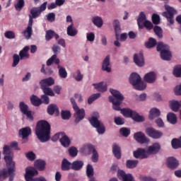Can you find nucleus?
<instances>
[{
  "instance_id": "nucleus-1",
  "label": "nucleus",
  "mask_w": 181,
  "mask_h": 181,
  "mask_svg": "<svg viewBox=\"0 0 181 181\" xmlns=\"http://www.w3.org/2000/svg\"><path fill=\"white\" fill-rule=\"evenodd\" d=\"M52 127L50 124L46 120H40L37 122L35 127V135L37 139L41 142H47L50 140V130Z\"/></svg>"
},
{
  "instance_id": "nucleus-2",
  "label": "nucleus",
  "mask_w": 181,
  "mask_h": 181,
  "mask_svg": "<svg viewBox=\"0 0 181 181\" xmlns=\"http://www.w3.org/2000/svg\"><path fill=\"white\" fill-rule=\"evenodd\" d=\"M111 94L113 96H109V101L112 104V108L115 111L121 110V104H122V101H124V95L122 93L115 89L110 90Z\"/></svg>"
},
{
  "instance_id": "nucleus-3",
  "label": "nucleus",
  "mask_w": 181,
  "mask_h": 181,
  "mask_svg": "<svg viewBox=\"0 0 181 181\" xmlns=\"http://www.w3.org/2000/svg\"><path fill=\"white\" fill-rule=\"evenodd\" d=\"M129 83L135 90L144 91L146 88V85L142 81L141 76L136 73H132L129 77Z\"/></svg>"
},
{
  "instance_id": "nucleus-4",
  "label": "nucleus",
  "mask_w": 181,
  "mask_h": 181,
  "mask_svg": "<svg viewBox=\"0 0 181 181\" xmlns=\"http://www.w3.org/2000/svg\"><path fill=\"white\" fill-rule=\"evenodd\" d=\"M70 101L73 105L74 110L75 111L74 113V118H75V124H78L80 121H83L84 117H86V110L84 109L78 107L77 103H76V100L74 98H70Z\"/></svg>"
},
{
  "instance_id": "nucleus-5",
  "label": "nucleus",
  "mask_w": 181,
  "mask_h": 181,
  "mask_svg": "<svg viewBox=\"0 0 181 181\" xmlns=\"http://www.w3.org/2000/svg\"><path fill=\"white\" fill-rule=\"evenodd\" d=\"M120 111L121 114H122L124 117H126V118H132V119L136 122H144V121H145V117L139 115L138 112L133 111L129 108L120 109Z\"/></svg>"
},
{
  "instance_id": "nucleus-6",
  "label": "nucleus",
  "mask_w": 181,
  "mask_h": 181,
  "mask_svg": "<svg viewBox=\"0 0 181 181\" xmlns=\"http://www.w3.org/2000/svg\"><path fill=\"white\" fill-rule=\"evenodd\" d=\"M157 52H160V57L163 60H166L167 62L170 60L172 53L169 51V46L160 42L157 45Z\"/></svg>"
},
{
  "instance_id": "nucleus-7",
  "label": "nucleus",
  "mask_w": 181,
  "mask_h": 181,
  "mask_svg": "<svg viewBox=\"0 0 181 181\" xmlns=\"http://www.w3.org/2000/svg\"><path fill=\"white\" fill-rule=\"evenodd\" d=\"M165 9L167 11H164L162 13V16H164V18H166L168 22L169 23V25H173V23H175L173 16L177 13V11L173 8V7H170L169 5H165Z\"/></svg>"
},
{
  "instance_id": "nucleus-8",
  "label": "nucleus",
  "mask_w": 181,
  "mask_h": 181,
  "mask_svg": "<svg viewBox=\"0 0 181 181\" xmlns=\"http://www.w3.org/2000/svg\"><path fill=\"white\" fill-rule=\"evenodd\" d=\"M89 122L93 128H96L97 132L100 135L105 133V127L103 122H100V120H98V118L96 117H92L89 119Z\"/></svg>"
},
{
  "instance_id": "nucleus-9",
  "label": "nucleus",
  "mask_w": 181,
  "mask_h": 181,
  "mask_svg": "<svg viewBox=\"0 0 181 181\" xmlns=\"http://www.w3.org/2000/svg\"><path fill=\"white\" fill-rule=\"evenodd\" d=\"M4 155H6L4 156V160H6V166L12 165V163H15V162L12 159V156L13 153L11 151V148L9 146H4Z\"/></svg>"
},
{
  "instance_id": "nucleus-10",
  "label": "nucleus",
  "mask_w": 181,
  "mask_h": 181,
  "mask_svg": "<svg viewBox=\"0 0 181 181\" xmlns=\"http://www.w3.org/2000/svg\"><path fill=\"white\" fill-rule=\"evenodd\" d=\"M146 134L149 136L150 138H152L153 139H159L162 138V135H163V133L159 130H156L153 127H148L146 129Z\"/></svg>"
},
{
  "instance_id": "nucleus-11",
  "label": "nucleus",
  "mask_w": 181,
  "mask_h": 181,
  "mask_svg": "<svg viewBox=\"0 0 181 181\" xmlns=\"http://www.w3.org/2000/svg\"><path fill=\"white\" fill-rule=\"evenodd\" d=\"M20 111L24 115H26L28 119L33 121V115H32V111L29 110V106L25 104L24 102H21L19 104Z\"/></svg>"
},
{
  "instance_id": "nucleus-12",
  "label": "nucleus",
  "mask_w": 181,
  "mask_h": 181,
  "mask_svg": "<svg viewBox=\"0 0 181 181\" xmlns=\"http://www.w3.org/2000/svg\"><path fill=\"white\" fill-rule=\"evenodd\" d=\"M117 177L122 181H135L134 176L131 173L126 174L125 171L119 170L117 171Z\"/></svg>"
},
{
  "instance_id": "nucleus-13",
  "label": "nucleus",
  "mask_w": 181,
  "mask_h": 181,
  "mask_svg": "<svg viewBox=\"0 0 181 181\" xmlns=\"http://www.w3.org/2000/svg\"><path fill=\"white\" fill-rule=\"evenodd\" d=\"M134 139L135 141L139 142V144H148L149 142V139H148V137L145 136V134H144L141 132H136L134 134Z\"/></svg>"
},
{
  "instance_id": "nucleus-14",
  "label": "nucleus",
  "mask_w": 181,
  "mask_h": 181,
  "mask_svg": "<svg viewBox=\"0 0 181 181\" xmlns=\"http://www.w3.org/2000/svg\"><path fill=\"white\" fill-rule=\"evenodd\" d=\"M37 175H39V173L33 167H28L25 169V178L26 181H29L30 179L34 176H37Z\"/></svg>"
},
{
  "instance_id": "nucleus-15",
  "label": "nucleus",
  "mask_w": 181,
  "mask_h": 181,
  "mask_svg": "<svg viewBox=\"0 0 181 181\" xmlns=\"http://www.w3.org/2000/svg\"><path fill=\"white\" fill-rule=\"evenodd\" d=\"M160 148V144L154 143L153 145L148 147L146 153H148L149 155H156V153H159Z\"/></svg>"
},
{
  "instance_id": "nucleus-16",
  "label": "nucleus",
  "mask_w": 181,
  "mask_h": 181,
  "mask_svg": "<svg viewBox=\"0 0 181 181\" xmlns=\"http://www.w3.org/2000/svg\"><path fill=\"white\" fill-rule=\"evenodd\" d=\"M134 62L139 67H142L145 64V59H144V54L140 52L139 54H135L134 55Z\"/></svg>"
},
{
  "instance_id": "nucleus-17",
  "label": "nucleus",
  "mask_w": 181,
  "mask_h": 181,
  "mask_svg": "<svg viewBox=\"0 0 181 181\" xmlns=\"http://www.w3.org/2000/svg\"><path fill=\"white\" fill-rule=\"evenodd\" d=\"M166 163L169 169H177L179 167V160L175 157H169L166 160Z\"/></svg>"
},
{
  "instance_id": "nucleus-18",
  "label": "nucleus",
  "mask_w": 181,
  "mask_h": 181,
  "mask_svg": "<svg viewBox=\"0 0 181 181\" xmlns=\"http://www.w3.org/2000/svg\"><path fill=\"white\" fill-rule=\"evenodd\" d=\"M95 149L93 145L88 144L83 145L80 148L81 153H83V155H91L93 153V151Z\"/></svg>"
},
{
  "instance_id": "nucleus-19",
  "label": "nucleus",
  "mask_w": 181,
  "mask_h": 181,
  "mask_svg": "<svg viewBox=\"0 0 181 181\" xmlns=\"http://www.w3.org/2000/svg\"><path fill=\"white\" fill-rule=\"evenodd\" d=\"M144 81L148 84H153L156 81V74L154 71H151L144 75Z\"/></svg>"
},
{
  "instance_id": "nucleus-20",
  "label": "nucleus",
  "mask_w": 181,
  "mask_h": 181,
  "mask_svg": "<svg viewBox=\"0 0 181 181\" xmlns=\"http://www.w3.org/2000/svg\"><path fill=\"white\" fill-rule=\"evenodd\" d=\"M133 155L136 159H146L148 158L145 148H138L133 152Z\"/></svg>"
},
{
  "instance_id": "nucleus-21",
  "label": "nucleus",
  "mask_w": 181,
  "mask_h": 181,
  "mask_svg": "<svg viewBox=\"0 0 181 181\" xmlns=\"http://www.w3.org/2000/svg\"><path fill=\"white\" fill-rule=\"evenodd\" d=\"M29 14V21L28 22H30L31 23H33V19H36V18H39L40 16L41 13L40 11L38 10L37 7H33L30 11Z\"/></svg>"
},
{
  "instance_id": "nucleus-22",
  "label": "nucleus",
  "mask_w": 181,
  "mask_h": 181,
  "mask_svg": "<svg viewBox=\"0 0 181 181\" xmlns=\"http://www.w3.org/2000/svg\"><path fill=\"white\" fill-rule=\"evenodd\" d=\"M32 26H33V23H30L28 21V27L23 32V36H25V39H30L32 37V33H33V30H32Z\"/></svg>"
},
{
  "instance_id": "nucleus-23",
  "label": "nucleus",
  "mask_w": 181,
  "mask_h": 181,
  "mask_svg": "<svg viewBox=\"0 0 181 181\" xmlns=\"http://www.w3.org/2000/svg\"><path fill=\"white\" fill-rule=\"evenodd\" d=\"M61 135V139H59L61 145H62V146H64V148L70 146V139H69V136L66 135V133L62 132Z\"/></svg>"
},
{
  "instance_id": "nucleus-24",
  "label": "nucleus",
  "mask_w": 181,
  "mask_h": 181,
  "mask_svg": "<svg viewBox=\"0 0 181 181\" xmlns=\"http://www.w3.org/2000/svg\"><path fill=\"white\" fill-rule=\"evenodd\" d=\"M109 66H110V55H107L102 64V70H103V71H107V73H111V68Z\"/></svg>"
},
{
  "instance_id": "nucleus-25",
  "label": "nucleus",
  "mask_w": 181,
  "mask_h": 181,
  "mask_svg": "<svg viewBox=\"0 0 181 181\" xmlns=\"http://www.w3.org/2000/svg\"><path fill=\"white\" fill-rule=\"evenodd\" d=\"M30 134H32V129L29 127H24L19 131V135H21L23 139H27Z\"/></svg>"
},
{
  "instance_id": "nucleus-26",
  "label": "nucleus",
  "mask_w": 181,
  "mask_h": 181,
  "mask_svg": "<svg viewBox=\"0 0 181 181\" xmlns=\"http://www.w3.org/2000/svg\"><path fill=\"white\" fill-rule=\"evenodd\" d=\"M145 21H146V15H145V13H144V11H141L140 12L137 18V25L139 29H144V25H142V23L145 22Z\"/></svg>"
},
{
  "instance_id": "nucleus-27",
  "label": "nucleus",
  "mask_w": 181,
  "mask_h": 181,
  "mask_svg": "<svg viewBox=\"0 0 181 181\" xmlns=\"http://www.w3.org/2000/svg\"><path fill=\"white\" fill-rule=\"evenodd\" d=\"M53 84H54V79L52 77L42 79L40 81V86L50 87V86H53Z\"/></svg>"
},
{
  "instance_id": "nucleus-28",
  "label": "nucleus",
  "mask_w": 181,
  "mask_h": 181,
  "mask_svg": "<svg viewBox=\"0 0 181 181\" xmlns=\"http://www.w3.org/2000/svg\"><path fill=\"white\" fill-rule=\"evenodd\" d=\"M84 166V162L83 160H76L71 163V169L73 170H81Z\"/></svg>"
},
{
  "instance_id": "nucleus-29",
  "label": "nucleus",
  "mask_w": 181,
  "mask_h": 181,
  "mask_svg": "<svg viewBox=\"0 0 181 181\" xmlns=\"http://www.w3.org/2000/svg\"><path fill=\"white\" fill-rule=\"evenodd\" d=\"M6 168L8 169L9 181H13V178L15 177V170L16 169V167H15V163H12V165H6Z\"/></svg>"
},
{
  "instance_id": "nucleus-30",
  "label": "nucleus",
  "mask_w": 181,
  "mask_h": 181,
  "mask_svg": "<svg viewBox=\"0 0 181 181\" xmlns=\"http://www.w3.org/2000/svg\"><path fill=\"white\" fill-rule=\"evenodd\" d=\"M113 26L115 28V33L117 40L119 37V34L121 33V25L119 24V21L115 20L113 22Z\"/></svg>"
},
{
  "instance_id": "nucleus-31",
  "label": "nucleus",
  "mask_w": 181,
  "mask_h": 181,
  "mask_svg": "<svg viewBox=\"0 0 181 181\" xmlns=\"http://www.w3.org/2000/svg\"><path fill=\"white\" fill-rule=\"evenodd\" d=\"M29 46H25L22 50L19 52V57L21 60H23V59H29Z\"/></svg>"
},
{
  "instance_id": "nucleus-32",
  "label": "nucleus",
  "mask_w": 181,
  "mask_h": 181,
  "mask_svg": "<svg viewBox=\"0 0 181 181\" xmlns=\"http://www.w3.org/2000/svg\"><path fill=\"white\" fill-rule=\"evenodd\" d=\"M158 117H160V110L156 107H153L150 110L149 119H155V118H158Z\"/></svg>"
},
{
  "instance_id": "nucleus-33",
  "label": "nucleus",
  "mask_w": 181,
  "mask_h": 181,
  "mask_svg": "<svg viewBox=\"0 0 181 181\" xmlns=\"http://www.w3.org/2000/svg\"><path fill=\"white\" fill-rule=\"evenodd\" d=\"M30 103L34 107H39L42 104V99L35 95L30 97Z\"/></svg>"
},
{
  "instance_id": "nucleus-34",
  "label": "nucleus",
  "mask_w": 181,
  "mask_h": 181,
  "mask_svg": "<svg viewBox=\"0 0 181 181\" xmlns=\"http://www.w3.org/2000/svg\"><path fill=\"white\" fill-rule=\"evenodd\" d=\"M139 161L138 160H127L126 161V167L127 169H135L138 166Z\"/></svg>"
},
{
  "instance_id": "nucleus-35",
  "label": "nucleus",
  "mask_w": 181,
  "mask_h": 181,
  "mask_svg": "<svg viewBox=\"0 0 181 181\" xmlns=\"http://www.w3.org/2000/svg\"><path fill=\"white\" fill-rule=\"evenodd\" d=\"M112 152L117 159H121V147L118 144H113Z\"/></svg>"
},
{
  "instance_id": "nucleus-36",
  "label": "nucleus",
  "mask_w": 181,
  "mask_h": 181,
  "mask_svg": "<svg viewBox=\"0 0 181 181\" xmlns=\"http://www.w3.org/2000/svg\"><path fill=\"white\" fill-rule=\"evenodd\" d=\"M93 86H94L95 88H96L100 93H105V91H107V85L103 83V82L93 83Z\"/></svg>"
},
{
  "instance_id": "nucleus-37",
  "label": "nucleus",
  "mask_w": 181,
  "mask_h": 181,
  "mask_svg": "<svg viewBox=\"0 0 181 181\" xmlns=\"http://www.w3.org/2000/svg\"><path fill=\"white\" fill-rule=\"evenodd\" d=\"M167 121L170 122V124L175 125V124L177 122V117H176V115L175 113L169 112L167 115Z\"/></svg>"
},
{
  "instance_id": "nucleus-38",
  "label": "nucleus",
  "mask_w": 181,
  "mask_h": 181,
  "mask_svg": "<svg viewBox=\"0 0 181 181\" xmlns=\"http://www.w3.org/2000/svg\"><path fill=\"white\" fill-rule=\"evenodd\" d=\"M86 176L88 179H94V168L91 164H88L86 166Z\"/></svg>"
},
{
  "instance_id": "nucleus-39",
  "label": "nucleus",
  "mask_w": 181,
  "mask_h": 181,
  "mask_svg": "<svg viewBox=\"0 0 181 181\" xmlns=\"http://www.w3.org/2000/svg\"><path fill=\"white\" fill-rule=\"evenodd\" d=\"M53 63L59 65L60 64V59L57 58V55L54 54L52 55L47 61V66H52Z\"/></svg>"
},
{
  "instance_id": "nucleus-40",
  "label": "nucleus",
  "mask_w": 181,
  "mask_h": 181,
  "mask_svg": "<svg viewBox=\"0 0 181 181\" xmlns=\"http://www.w3.org/2000/svg\"><path fill=\"white\" fill-rule=\"evenodd\" d=\"M180 107H181V100L180 102L177 100L171 101L170 108L172 110L175 111V112H177Z\"/></svg>"
},
{
  "instance_id": "nucleus-41",
  "label": "nucleus",
  "mask_w": 181,
  "mask_h": 181,
  "mask_svg": "<svg viewBox=\"0 0 181 181\" xmlns=\"http://www.w3.org/2000/svg\"><path fill=\"white\" fill-rule=\"evenodd\" d=\"M92 22L97 28H101L103 25V18L100 16H95L92 18Z\"/></svg>"
},
{
  "instance_id": "nucleus-42",
  "label": "nucleus",
  "mask_w": 181,
  "mask_h": 181,
  "mask_svg": "<svg viewBox=\"0 0 181 181\" xmlns=\"http://www.w3.org/2000/svg\"><path fill=\"white\" fill-rule=\"evenodd\" d=\"M62 170H70L71 169V163L66 158H64L62 163Z\"/></svg>"
},
{
  "instance_id": "nucleus-43",
  "label": "nucleus",
  "mask_w": 181,
  "mask_h": 181,
  "mask_svg": "<svg viewBox=\"0 0 181 181\" xmlns=\"http://www.w3.org/2000/svg\"><path fill=\"white\" fill-rule=\"evenodd\" d=\"M57 69H59L58 74L61 78H67V71L66 68L58 64Z\"/></svg>"
},
{
  "instance_id": "nucleus-44",
  "label": "nucleus",
  "mask_w": 181,
  "mask_h": 181,
  "mask_svg": "<svg viewBox=\"0 0 181 181\" xmlns=\"http://www.w3.org/2000/svg\"><path fill=\"white\" fill-rule=\"evenodd\" d=\"M35 166L38 169V170H45L46 162L42 160H37L35 162Z\"/></svg>"
},
{
  "instance_id": "nucleus-45",
  "label": "nucleus",
  "mask_w": 181,
  "mask_h": 181,
  "mask_svg": "<svg viewBox=\"0 0 181 181\" xmlns=\"http://www.w3.org/2000/svg\"><path fill=\"white\" fill-rule=\"evenodd\" d=\"M156 45H158V42H156V39L153 37H150L148 41L145 43V46L147 49H152V47H155Z\"/></svg>"
},
{
  "instance_id": "nucleus-46",
  "label": "nucleus",
  "mask_w": 181,
  "mask_h": 181,
  "mask_svg": "<svg viewBox=\"0 0 181 181\" xmlns=\"http://www.w3.org/2000/svg\"><path fill=\"white\" fill-rule=\"evenodd\" d=\"M45 64L42 65V68L40 69L41 73H43V74H45L46 76H50L51 74H53V69L52 68L47 66L46 67Z\"/></svg>"
},
{
  "instance_id": "nucleus-47",
  "label": "nucleus",
  "mask_w": 181,
  "mask_h": 181,
  "mask_svg": "<svg viewBox=\"0 0 181 181\" xmlns=\"http://www.w3.org/2000/svg\"><path fill=\"white\" fill-rule=\"evenodd\" d=\"M40 87L44 94H45V95H50L51 97H54V92H53L52 88H49V86H40Z\"/></svg>"
},
{
  "instance_id": "nucleus-48",
  "label": "nucleus",
  "mask_w": 181,
  "mask_h": 181,
  "mask_svg": "<svg viewBox=\"0 0 181 181\" xmlns=\"http://www.w3.org/2000/svg\"><path fill=\"white\" fill-rule=\"evenodd\" d=\"M54 112H57V114H59V108H57V106L56 105H50L47 107V113L49 115H53Z\"/></svg>"
},
{
  "instance_id": "nucleus-49",
  "label": "nucleus",
  "mask_w": 181,
  "mask_h": 181,
  "mask_svg": "<svg viewBox=\"0 0 181 181\" xmlns=\"http://www.w3.org/2000/svg\"><path fill=\"white\" fill-rule=\"evenodd\" d=\"M77 33H78V31L77 30V29L73 28V23H71V25H70L68 28H67V35L68 36H76V35H77Z\"/></svg>"
},
{
  "instance_id": "nucleus-50",
  "label": "nucleus",
  "mask_w": 181,
  "mask_h": 181,
  "mask_svg": "<svg viewBox=\"0 0 181 181\" xmlns=\"http://www.w3.org/2000/svg\"><path fill=\"white\" fill-rule=\"evenodd\" d=\"M154 33H156V36L159 37V39H162L163 37V30L162 28L158 25H156L153 28Z\"/></svg>"
},
{
  "instance_id": "nucleus-51",
  "label": "nucleus",
  "mask_w": 181,
  "mask_h": 181,
  "mask_svg": "<svg viewBox=\"0 0 181 181\" xmlns=\"http://www.w3.org/2000/svg\"><path fill=\"white\" fill-rule=\"evenodd\" d=\"M9 174V172L8 171V169L6 168L2 169L0 170V181H4L6 177H8V175Z\"/></svg>"
},
{
  "instance_id": "nucleus-52",
  "label": "nucleus",
  "mask_w": 181,
  "mask_h": 181,
  "mask_svg": "<svg viewBox=\"0 0 181 181\" xmlns=\"http://www.w3.org/2000/svg\"><path fill=\"white\" fill-rule=\"evenodd\" d=\"M16 11H21L25 6V0H18L17 4L14 5Z\"/></svg>"
},
{
  "instance_id": "nucleus-53",
  "label": "nucleus",
  "mask_w": 181,
  "mask_h": 181,
  "mask_svg": "<svg viewBox=\"0 0 181 181\" xmlns=\"http://www.w3.org/2000/svg\"><path fill=\"white\" fill-rule=\"evenodd\" d=\"M171 145L173 148V149H179V148H181V144L180 139H173L171 141Z\"/></svg>"
},
{
  "instance_id": "nucleus-54",
  "label": "nucleus",
  "mask_w": 181,
  "mask_h": 181,
  "mask_svg": "<svg viewBox=\"0 0 181 181\" xmlns=\"http://www.w3.org/2000/svg\"><path fill=\"white\" fill-rule=\"evenodd\" d=\"M52 37H54V31L53 30H47L45 33V40L47 42L52 40Z\"/></svg>"
},
{
  "instance_id": "nucleus-55",
  "label": "nucleus",
  "mask_w": 181,
  "mask_h": 181,
  "mask_svg": "<svg viewBox=\"0 0 181 181\" xmlns=\"http://www.w3.org/2000/svg\"><path fill=\"white\" fill-rule=\"evenodd\" d=\"M19 62H21V57L17 54H14L13 55L12 67H16L19 64Z\"/></svg>"
},
{
  "instance_id": "nucleus-56",
  "label": "nucleus",
  "mask_w": 181,
  "mask_h": 181,
  "mask_svg": "<svg viewBox=\"0 0 181 181\" xmlns=\"http://www.w3.org/2000/svg\"><path fill=\"white\" fill-rule=\"evenodd\" d=\"M119 133L123 136H125V138H127V136H129V134H131V130L128 128L122 127L119 129Z\"/></svg>"
},
{
  "instance_id": "nucleus-57",
  "label": "nucleus",
  "mask_w": 181,
  "mask_h": 181,
  "mask_svg": "<svg viewBox=\"0 0 181 181\" xmlns=\"http://www.w3.org/2000/svg\"><path fill=\"white\" fill-rule=\"evenodd\" d=\"M61 117L62 119H70V117H71V113H70V111L68 110H62Z\"/></svg>"
},
{
  "instance_id": "nucleus-58",
  "label": "nucleus",
  "mask_w": 181,
  "mask_h": 181,
  "mask_svg": "<svg viewBox=\"0 0 181 181\" xmlns=\"http://www.w3.org/2000/svg\"><path fill=\"white\" fill-rule=\"evenodd\" d=\"M143 28H146V30H152L153 29V24L152 22L146 20L143 23Z\"/></svg>"
},
{
  "instance_id": "nucleus-59",
  "label": "nucleus",
  "mask_w": 181,
  "mask_h": 181,
  "mask_svg": "<svg viewBox=\"0 0 181 181\" xmlns=\"http://www.w3.org/2000/svg\"><path fill=\"white\" fill-rule=\"evenodd\" d=\"M100 97H101V94L100 93H95V94L92 95L88 99V104H93V103H94V101H95V100H97L98 98H100Z\"/></svg>"
},
{
  "instance_id": "nucleus-60",
  "label": "nucleus",
  "mask_w": 181,
  "mask_h": 181,
  "mask_svg": "<svg viewBox=\"0 0 181 181\" xmlns=\"http://www.w3.org/2000/svg\"><path fill=\"white\" fill-rule=\"evenodd\" d=\"M173 74L175 77H181V65H177L175 66Z\"/></svg>"
},
{
  "instance_id": "nucleus-61",
  "label": "nucleus",
  "mask_w": 181,
  "mask_h": 181,
  "mask_svg": "<svg viewBox=\"0 0 181 181\" xmlns=\"http://www.w3.org/2000/svg\"><path fill=\"white\" fill-rule=\"evenodd\" d=\"M151 19L154 25H159L160 23V17H159V15L156 13L153 14Z\"/></svg>"
},
{
  "instance_id": "nucleus-62",
  "label": "nucleus",
  "mask_w": 181,
  "mask_h": 181,
  "mask_svg": "<svg viewBox=\"0 0 181 181\" xmlns=\"http://www.w3.org/2000/svg\"><path fill=\"white\" fill-rule=\"evenodd\" d=\"M69 155L71 158H76L77 156V153H78V150L76 147H71L69 149Z\"/></svg>"
},
{
  "instance_id": "nucleus-63",
  "label": "nucleus",
  "mask_w": 181,
  "mask_h": 181,
  "mask_svg": "<svg viewBox=\"0 0 181 181\" xmlns=\"http://www.w3.org/2000/svg\"><path fill=\"white\" fill-rule=\"evenodd\" d=\"M25 156L28 160L33 161L35 159H36V154L33 153V151H30L27 153H25Z\"/></svg>"
},
{
  "instance_id": "nucleus-64",
  "label": "nucleus",
  "mask_w": 181,
  "mask_h": 181,
  "mask_svg": "<svg viewBox=\"0 0 181 181\" xmlns=\"http://www.w3.org/2000/svg\"><path fill=\"white\" fill-rule=\"evenodd\" d=\"M141 181H156V178H152V177H146L141 175L139 177Z\"/></svg>"
}]
</instances>
